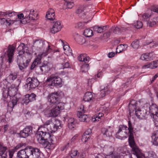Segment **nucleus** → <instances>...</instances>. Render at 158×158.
<instances>
[{"label": "nucleus", "instance_id": "obj_1", "mask_svg": "<svg viewBox=\"0 0 158 158\" xmlns=\"http://www.w3.org/2000/svg\"><path fill=\"white\" fill-rule=\"evenodd\" d=\"M37 137L39 143L49 149L52 148L51 145L54 144L56 141L55 136L49 133L48 128L43 125L39 127Z\"/></svg>", "mask_w": 158, "mask_h": 158}, {"label": "nucleus", "instance_id": "obj_2", "mask_svg": "<svg viewBox=\"0 0 158 158\" xmlns=\"http://www.w3.org/2000/svg\"><path fill=\"white\" fill-rule=\"evenodd\" d=\"M51 107V109H46L44 110V114L47 117L57 116L60 113V110L64 109V104L63 103H59V104L52 105Z\"/></svg>", "mask_w": 158, "mask_h": 158}, {"label": "nucleus", "instance_id": "obj_3", "mask_svg": "<svg viewBox=\"0 0 158 158\" xmlns=\"http://www.w3.org/2000/svg\"><path fill=\"white\" fill-rule=\"evenodd\" d=\"M128 141L129 145L132 148L133 153L137 158H145L144 155L140 152L139 148L135 146L133 135H129Z\"/></svg>", "mask_w": 158, "mask_h": 158}, {"label": "nucleus", "instance_id": "obj_4", "mask_svg": "<svg viewBox=\"0 0 158 158\" xmlns=\"http://www.w3.org/2000/svg\"><path fill=\"white\" fill-rule=\"evenodd\" d=\"M34 149V147L31 146L27 147L18 152L17 156L19 158H32Z\"/></svg>", "mask_w": 158, "mask_h": 158}, {"label": "nucleus", "instance_id": "obj_5", "mask_svg": "<svg viewBox=\"0 0 158 158\" xmlns=\"http://www.w3.org/2000/svg\"><path fill=\"white\" fill-rule=\"evenodd\" d=\"M27 83L25 87L27 88L28 90L33 89L37 87L39 84V81L37 78L29 77L26 80Z\"/></svg>", "mask_w": 158, "mask_h": 158}, {"label": "nucleus", "instance_id": "obj_6", "mask_svg": "<svg viewBox=\"0 0 158 158\" xmlns=\"http://www.w3.org/2000/svg\"><path fill=\"white\" fill-rule=\"evenodd\" d=\"M46 82H51V85L57 86H61L62 80L61 78L55 76L53 75L50 76L48 77Z\"/></svg>", "mask_w": 158, "mask_h": 158}, {"label": "nucleus", "instance_id": "obj_7", "mask_svg": "<svg viewBox=\"0 0 158 158\" xmlns=\"http://www.w3.org/2000/svg\"><path fill=\"white\" fill-rule=\"evenodd\" d=\"M47 99L50 105H56L59 103H62L60 101L58 98V94L57 92L52 93L49 94Z\"/></svg>", "mask_w": 158, "mask_h": 158}, {"label": "nucleus", "instance_id": "obj_8", "mask_svg": "<svg viewBox=\"0 0 158 158\" xmlns=\"http://www.w3.org/2000/svg\"><path fill=\"white\" fill-rule=\"evenodd\" d=\"M132 106L135 109V114L138 118L142 119L144 117L146 113V111L145 109H143L142 110H141L139 108L138 109L135 108V106H134L133 104L131 103H130L129 105V113H130L132 111H133V110L130 108V107H131Z\"/></svg>", "mask_w": 158, "mask_h": 158}, {"label": "nucleus", "instance_id": "obj_9", "mask_svg": "<svg viewBox=\"0 0 158 158\" xmlns=\"http://www.w3.org/2000/svg\"><path fill=\"white\" fill-rule=\"evenodd\" d=\"M17 51L18 52L19 55L17 56V61H19V59H21L23 60L22 55L24 53H28L29 52L28 48L24 44L21 43L17 48Z\"/></svg>", "mask_w": 158, "mask_h": 158}, {"label": "nucleus", "instance_id": "obj_10", "mask_svg": "<svg viewBox=\"0 0 158 158\" xmlns=\"http://www.w3.org/2000/svg\"><path fill=\"white\" fill-rule=\"evenodd\" d=\"M48 46H49L48 43L46 41H43L41 40H36L33 43V47L35 48L37 50H42L47 47V49H48Z\"/></svg>", "mask_w": 158, "mask_h": 158}, {"label": "nucleus", "instance_id": "obj_11", "mask_svg": "<svg viewBox=\"0 0 158 158\" xmlns=\"http://www.w3.org/2000/svg\"><path fill=\"white\" fill-rule=\"evenodd\" d=\"M32 134V127L31 126L26 127L19 133L20 137L25 138Z\"/></svg>", "mask_w": 158, "mask_h": 158}, {"label": "nucleus", "instance_id": "obj_12", "mask_svg": "<svg viewBox=\"0 0 158 158\" xmlns=\"http://www.w3.org/2000/svg\"><path fill=\"white\" fill-rule=\"evenodd\" d=\"M15 48L14 46L9 45L8 47V50L6 53V55L7 56L8 61L9 63H11L13 60L14 52Z\"/></svg>", "mask_w": 158, "mask_h": 158}, {"label": "nucleus", "instance_id": "obj_13", "mask_svg": "<svg viewBox=\"0 0 158 158\" xmlns=\"http://www.w3.org/2000/svg\"><path fill=\"white\" fill-rule=\"evenodd\" d=\"M53 23V24L52 28L51 29L50 32L52 34H54L60 31L62 27V25H61V22L59 21L54 22Z\"/></svg>", "mask_w": 158, "mask_h": 158}, {"label": "nucleus", "instance_id": "obj_14", "mask_svg": "<svg viewBox=\"0 0 158 158\" xmlns=\"http://www.w3.org/2000/svg\"><path fill=\"white\" fill-rule=\"evenodd\" d=\"M114 148L111 146H109L105 145L104 147L103 151L105 152L106 155L109 156V158H111L112 156H118L119 158V156L118 154H115L114 153L113 154L114 151Z\"/></svg>", "mask_w": 158, "mask_h": 158}, {"label": "nucleus", "instance_id": "obj_15", "mask_svg": "<svg viewBox=\"0 0 158 158\" xmlns=\"http://www.w3.org/2000/svg\"><path fill=\"white\" fill-rule=\"evenodd\" d=\"M36 96L35 94L34 93L27 94L23 100V102L24 104L27 105L29 102L35 100Z\"/></svg>", "mask_w": 158, "mask_h": 158}, {"label": "nucleus", "instance_id": "obj_16", "mask_svg": "<svg viewBox=\"0 0 158 158\" xmlns=\"http://www.w3.org/2000/svg\"><path fill=\"white\" fill-rule=\"evenodd\" d=\"M153 56L154 54L152 53H146L142 55L140 59L143 60L150 61L153 60L154 57Z\"/></svg>", "mask_w": 158, "mask_h": 158}, {"label": "nucleus", "instance_id": "obj_17", "mask_svg": "<svg viewBox=\"0 0 158 158\" xmlns=\"http://www.w3.org/2000/svg\"><path fill=\"white\" fill-rule=\"evenodd\" d=\"M41 72L43 73H47L50 69V65L49 63H43L39 66Z\"/></svg>", "mask_w": 158, "mask_h": 158}, {"label": "nucleus", "instance_id": "obj_18", "mask_svg": "<svg viewBox=\"0 0 158 158\" xmlns=\"http://www.w3.org/2000/svg\"><path fill=\"white\" fill-rule=\"evenodd\" d=\"M158 67V60L153 61L149 64H145L142 67L143 69L150 68L154 69Z\"/></svg>", "mask_w": 158, "mask_h": 158}, {"label": "nucleus", "instance_id": "obj_19", "mask_svg": "<svg viewBox=\"0 0 158 158\" xmlns=\"http://www.w3.org/2000/svg\"><path fill=\"white\" fill-rule=\"evenodd\" d=\"M50 46H48V49L47 50L43 52L42 54H39L35 60L39 63L43 56H45L51 51L52 49L50 48Z\"/></svg>", "mask_w": 158, "mask_h": 158}, {"label": "nucleus", "instance_id": "obj_20", "mask_svg": "<svg viewBox=\"0 0 158 158\" xmlns=\"http://www.w3.org/2000/svg\"><path fill=\"white\" fill-rule=\"evenodd\" d=\"M20 99V98L17 95H15L13 98L12 101L8 104V106H10L11 108H13L16 105Z\"/></svg>", "mask_w": 158, "mask_h": 158}, {"label": "nucleus", "instance_id": "obj_21", "mask_svg": "<svg viewBox=\"0 0 158 158\" xmlns=\"http://www.w3.org/2000/svg\"><path fill=\"white\" fill-rule=\"evenodd\" d=\"M89 8L86 9L85 11L84 12L83 14L86 15V18L89 19V21L87 22L90 21L92 18V16L94 14V11L92 10H89Z\"/></svg>", "mask_w": 158, "mask_h": 158}, {"label": "nucleus", "instance_id": "obj_22", "mask_svg": "<svg viewBox=\"0 0 158 158\" xmlns=\"http://www.w3.org/2000/svg\"><path fill=\"white\" fill-rule=\"evenodd\" d=\"M55 15L54 10L52 9H50L47 11L46 18L48 19L53 20L54 19V16Z\"/></svg>", "mask_w": 158, "mask_h": 158}, {"label": "nucleus", "instance_id": "obj_23", "mask_svg": "<svg viewBox=\"0 0 158 158\" xmlns=\"http://www.w3.org/2000/svg\"><path fill=\"white\" fill-rule=\"evenodd\" d=\"M77 116L78 117L79 120L81 122H87L89 121L90 118L86 115L77 113Z\"/></svg>", "mask_w": 158, "mask_h": 158}, {"label": "nucleus", "instance_id": "obj_24", "mask_svg": "<svg viewBox=\"0 0 158 158\" xmlns=\"http://www.w3.org/2000/svg\"><path fill=\"white\" fill-rule=\"evenodd\" d=\"M102 132L103 135L106 137H110L112 135V131L110 127H109L107 128H102Z\"/></svg>", "mask_w": 158, "mask_h": 158}, {"label": "nucleus", "instance_id": "obj_25", "mask_svg": "<svg viewBox=\"0 0 158 158\" xmlns=\"http://www.w3.org/2000/svg\"><path fill=\"white\" fill-rule=\"evenodd\" d=\"M59 128V126L52 123L50 126H48V130L49 133L55 132Z\"/></svg>", "mask_w": 158, "mask_h": 158}, {"label": "nucleus", "instance_id": "obj_26", "mask_svg": "<svg viewBox=\"0 0 158 158\" xmlns=\"http://www.w3.org/2000/svg\"><path fill=\"white\" fill-rule=\"evenodd\" d=\"M78 60L81 61H84L85 63H88L90 60L89 56H86V54H81L78 57Z\"/></svg>", "mask_w": 158, "mask_h": 158}, {"label": "nucleus", "instance_id": "obj_27", "mask_svg": "<svg viewBox=\"0 0 158 158\" xmlns=\"http://www.w3.org/2000/svg\"><path fill=\"white\" fill-rule=\"evenodd\" d=\"M152 138L153 139V144L156 146H158V131L154 132Z\"/></svg>", "mask_w": 158, "mask_h": 158}, {"label": "nucleus", "instance_id": "obj_28", "mask_svg": "<svg viewBox=\"0 0 158 158\" xmlns=\"http://www.w3.org/2000/svg\"><path fill=\"white\" fill-rule=\"evenodd\" d=\"M32 158H41L40 152V149L36 148H34Z\"/></svg>", "mask_w": 158, "mask_h": 158}, {"label": "nucleus", "instance_id": "obj_29", "mask_svg": "<svg viewBox=\"0 0 158 158\" xmlns=\"http://www.w3.org/2000/svg\"><path fill=\"white\" fill-rule=\"evenodd\" d=\"M156 22H158V17L153 18V19L148 20L147 22V25L150 27H152L156 24Z\"/></svg>", "mask_w": 158, "mask_h": 158}, {"label": "nucleus", "instance_id": "obj_30", "mask_svg": "<svg viewBox=\"0 0 158 158\" xmlns=\"http://www.w3.org/2000/svg\"><path fill=\"white\" fill-rule=\"evenodd\" d=\"M93 94L91 92L86 93L83 99L85 102H89L93 98Z\"/></svg>", "mask_w": 158, "mask_h": 158}, {"label": "nucleus", "instance_id": "obj_31", "mask_svg": "<svg viewBox=\"0 0 158 158\" xmlns=\"http://www.w3.org/2000/svg\"><path fill=\"white\" fill-rule=\"evenodd\" d=\"M68 125L69 128L72 130L75 127L76 122L73 118H70L68 121Z\"/></svg>", "mask_w": 158, "mask_h": 158}, {"label": "nucleus", "instance_id": "obj_32", "mask_svg": "<svg viewBox=\"0 0 158 158\" xmlns=\"http://www.w3.org/2000/svg\"><path fill=\"white\" fill-rule=\"evenodd\" d=\"M7 148L6 147L0 146V156L2 157H6Z\"/></svg>", "mask_w": 158, "mask_h": 158}, {"label": "nucleus", "instance_id": "obj_33", "mask_svg": "<svg viewBox=\"0 0 158 158\" xmlns=\"http://www.w3.org/2000/svg\"><path fill=\"white\" fill-rule=\"evenodd\" d=\"M106 27V26L103 27H99L98 26H95L93 27V29L94 31L98 33H101L103 32L104 28Z\"/></svg>", "mask_w": 158, "mask_h": 158}, {"label": "nucleus", "instance_id": "obj_34", "mask_svg": "<svg viewBox=\"0 0 158 158\" xmlns=\"http://www.w3.org/2000/svg\"><path fill=\"white\" fill-rule=\"evenodd\" d=\"M84 35L86 37H91L93 35V31L89 29H86L84 31Z\"/></svg>", "mask_w": 158, "mask_h": 158}, {"label": "nucleus", "instance_id": "obj_35", "mask_svg": "<svg viewBox=\"0 0 158 158\" xmlns=\"http://www.w3.org/2000/svg\"><path fill=\"white\" fill-rule=\"evenodd\" d=\"M29 15V16L28 19L34 20L35 19V18H36L37 16V15L35 14L34 13V10L31 9L30 11Z\"/></svg>", "mask_w": 158, "mask_h": 158}, {"label": "nucleus", "instance_id": "obj_36", "mask_svg": "<svg viewBox=\"0 0 158 158\" xmlns=\"http://www.w3.org/2000/svg\"><path fill=\"white\" fill-rule=\"evenodd\" d=\"M77 40L79 44H82L86 41L85 40L84 37L77 35Z\"/></svg>", "mask_w": 158, "mask_h": 158}, {"label": "nucleus", "instance_id": "obj_37", "mask_svg": "<svg viewBox=\"0 0 158 158\" xmlns=\"http://www.w3.org/2000/svg\"><path fill=\"white\" fill-rule=\"evenodd\" d=\"M63 49L67 55H71L72 54V50L70 49L69 45H65L64 46Z\"/></svg>", "mask_w": 158, "mask_h": 158}, {"label": "nucleus", "instance_id": "obj_38", "mask_svg": "<svg viewBox=\"0 0 158 158\" xmlns=\"http://www.w3.org/2000/svg\"><path fill=\"white\" fill-rule=\"evenodd\" d=\"M131 46L134 49H137L139 46V40H135L131 44Z\"/></svg>", "mask_w": 158, "mask_h": 158}, {"label": "nucleus", "instance_id": "obj_39", "mask_svg": "<svg viewBox=\"0 0 158 158\" xmlns=\"http://www.w3.org/2000/svg\"><path fill=\"white\" fill-rule=\"evenodd\" d=\"M128 129L129 130V133L130 134L129 135H133V128L132 127L131 122L130 121L128 122Z\"/></svg>", "mask_w": 158, "mask_h": 158}, {"label": "nucleus", "instance_id": "obj_40", "mask_svg": "<svg viewBox=\"0 0 158 158\" xmlns=\"http://www.w3.org/2000/svg\"><path fill=\"white\" fill-rule=\"evenodd\" d=\"M89 69V64H83L81 67V70L82 72L85 73L88 71Z\"/></svg>", "mask_w": 158, "mask_h": 158}, {"label": "nucleus", "instance_id": "obj_41", "mask_svg": "<svg viewBox=\"0 0 158 158\" xmlns=\"http://www.w3.org/2000/svg\"><path fill=\"white\" fill-rule=\"evenodd\" d=\"M20 60H22L21 59H19V61L18 62L17 61V62L18 63H19L18 65L19 69L21 70H23L27 66V64L26 65H25V63H23L22 64L21 63V61Z\"/></svg>", "mask_w": 158, "mask_h": 158}, {"label": "nucleus", "instance_id": "obj_42", "mask_svg": "<svg viewBox=\"0 0 158 158\" xmlns=\"http://www.w3.org/2000/svg\"><path fill=\"white\" fill-rule=\"evenodd\" d=\"M155 125L158 128V113H156L153 116Z\"/></svg>", "mask_w": 158, "mask_h": 158}, {"label": "nucleus", "instance_id": "obj_43", "mask_svg": "<svg viewBox=\"0 0 158 158\" xmlns=\"http://www.w3.org/2000/svg\"><path fill=\"white\" fill-rule=\"evenodd\" d=\"M79 153L77 150H72L70 153V156L72 158H76Z\"/></svg>", "mask_w": 158, "mask_h": 158}, {"label": "nucleus", "instance_id": "obj_44", "mask_svg": "<svg viewBox=\"0 0 158 158\" xmlns=\"http://www.w3.org/2000/svg\"><path fill=\"white\" fill-rule=\"evenodd\" d=\"M152 14L148 13H146L142 15V20L144 21H147L148 19L151 16Z\"/></svg>", "mask_w": 158, "mask_h": 158}, {"label": "nucleus", "instance_id": "obj_45", "mask_svg": "<svg viewBox=\"0 0 158 158\" xmlns=\"http://www.w3.org/2000/svg\"><path fill=\"white\" fill-rule=\"evenodd\" d=\"M147 158H157L155 153L153 152H149L148 153Z\"/></svg>", "mask_w": 158, "mask_h": 158}, {"label": "nucleus", "instance_id": "obj_46", "mask_svg": "<svg viewBox=\"0 0 158 158\" xmlns=\"http://www.w3.org/2000/svg\"><path fill=\"white\" fill-rule=\"evenodd\" d=\"M143 25L142 22L140 21H137L134 24L135 27L137 29L141 28L142 27Z\"/></svg>", "mask_w": 158, "mask_h": 158}, {"label": "nucleus", "instance_id": "obj_47", "mask_svg": "<svg viewBox=\"0 0 158 158\" xmlns=\"http://www.w3.org/2000/svg\"><path fill=\"white\" fill-rule=\"evenodd\" d=\"M111 30L113 31V32L115 34H118L120 33V29L119 27H112L111 28Z\"/></svg>", "mask_w": 158, "mask_h": 158}, {"label": "nucleus", "instance_id": "obj_48", "mask_svg": "<svg viewBox=\"0 0 158 158\" xmlns=\"http://www.w3.org/2000/svg\"><path fill=\"white\" fill-rule=\"evenodd\" d=\"M8 77L10 80H13L17 77V73H12L9 75Z\"/></svg>", "mask_w": 158, "mask_h": 158}, {"label": "nucleus", "instance_id": "obj_49", "mask_svg": "<svg viewBox=\"0 0 158 158\" xmlns=\"http://www.w3.org/2000/svg\"><path fill=\"white\" fill-rule=\"evenodd\" d=\"M65 5L66 6V8L71 9L74 6V4L73 2H68L66 3H65Z\"/></svg>", "mask_w": 158, "mask_h": 158}, {"label": "nucleus", "instance_id": "obj_50", "mask_svg": "<svg viewBox=\"0 0 158 158\" xmlns=\"http://www.w3.org/2000/svg\"><path fill=\"white\" fill-rule=\"evenodd\" d=\"M88 22H79L77 23L76 24L75 27L77 28H82L85 23H86Z\"/></svg>", "mask_w": 158, "mask_h": 158}, {"label": "nucleus", "instance_id": "obj_51", "mask_svg": "<svg viewBox=\"0 0 158 158\" xmlns=\"http://www.w3.org/2000/svg\"><path fill=\"white\" fill-rule=\"evenodd\" d=\"M7 17H14L17 15L16 12L14 11H7Z\"/></svg>", "mask_w": 158, "mask_h": 158}, {"label": "nucleus", "instance_id": "obj_52", "mask_svg": "<svg viewBox=\"0 0 158 158\" xmlns=\"http://www.w3.org/2000/svg\"><path fill=\"white\" fill-rule=\"evenodd\" d=\"M90 138V137L89 136H87L85 134H83L82 136L81 140L82 142L84 143L86 142L88 139Z\"/></svg>", "mask_w": 158, "mask_h": 158}, {"label": "nucleus", "instance_id": "obj_53", "mask_svg": "<svg viewBox=\"0 0 158 158\" xmlns=\"http://www.w3.org/2000/svg\"><path fill=\"white\" fill-rule=\"evenodd\" d=\"M92 133V131L91 129H88L84 132V134H85V135H86L87 136H89V137H90V135Z\"/></svg>", "mask_w": 158, "mask_h": 158}, {"label": "nucleus", "instance_id": "obj_54", "mask_svg": "<svg viewBox=\"0 0 158 158\" xmlns=\"http://www.w3.org/2000/svg\"><path fill=\"white\" fill-rule=\"evenodd\" d=\"M52 120H49L47 121L45 123H44L43 125L46 127H47L48 128V126H50L51 124L52 123Z\"/></svg>", "mask_w": 158, "mask_h": 158}, {"label": "nucleus", "instance_id": "obj_55", "mask_svg": "<svg viewBox=\"0 0 158 158\" xmlns=\"http://www.w3.org/2000/svg\"><path fill=\"white\" fill-rule=\"evenodd\" d=\"M30 10H25L23 14H24V15L25 16V18L26 19H28L29 18V14L30 12Z\"/></svg>", "mask_w": 158, "mask_h": 158}, {"label": "nucleus", "instance_id": "obj_56", "mask_svg": "<svg viewBox=\"0 0 158 158\" xmlns=\"http://www.w3.org/2000/svg\"><path fill=\"white\" fill-rule=\"evenodd\" d=\"M15 91V90L14 89H12V88H11V89H9L8 92L6 93V94L7 95V97H8V96H10V97H11V96H13V95L12 94V91Z\"/></svg>", "mask_w": 158, "mask_h": 158}, {"label": "nucleus", "instance_id": "obj_57", "mask_svg": "<svg viewBox=\"0 0 158 158\" xmlns=\"http://www.w3.org/2000/svg\"><path fill=\"white\" fill-rule=\"evenodd\" d=\"M39 63L34 60L31 66V69H33L36 66H37Z\"/></svg>", "mask_w": 158, "mask_h": 158}, {"label": "nucleus", "instance_id": "obj_58", "mask_svg": "<svg viewBox=\"0 0 158 158\" xmlns=\"http://www.w3.org/2000/svg\"><path fill=\"white\" fill-rule=\"evenodd\" d=\"M150 44H152V45L153 47H155L156 46L158 45V43H154V42H152V41L150 42H146V44L147 45H148Z\"/></svg>", "mask_w": 158, "mask_h": 158}, {"label": "nucleus", "instance_id": "obj_59", "mask_svg": "<svg viewBox=\"0 0 158 158\" xmlns=\"http://www.w3.org/2000/svg\"><path fill=\"white\" fill-rule=\"evenodd\" d=\"M84 107L83 105L81 106L79 110L78 111L77 113H80L81 114H84L85 113L84 110Z\"/></svg>", "mask_w": 158, "mask_h": 158}, {"label": "nucleus", "instance_id": "obj_60", "mask_svg": "<svg viewBox=\"0 0 158 158\" xmlns=\"http://www.w3.org/2000/svg\"><path fill=\"white\" fill-rule=\"evenodd\" d=\"M15 152L12 149L10 150L9 152V155L10 158H12L13 156V154Z\"/></svg>", "mask_w": 158, "mask_h": 158}, {"label": "nucleus", "instance_id": "obj_61", "mask_svg": "<svg viewBox=\"0 0 158 158\" xmlns=\"http://www.w3.org/2000/svg\"><path fill=\"white\" fill-rule=\"evenodd\" d=\"M95 158H106V157L105 155L102 154H98Z\"/></svg>", "mask_w": 158, "mask_h": 158}, {"label": "nucleus", "instance_id": "obj_62", "mask_svg": "<svg viewBox=\"0 0 158 158\" xmlns=\"http://www.w3.org/2000/svg\"><path fill=\"white\" fill-rule=\"evenodd\" d=\"M115 55V52H111L108 53V56L109 58H112Z\"/></svg>", "mask_w": 158, "mask_h": 158}, {"label": "nucleus", "instance_id": "obj_63", "mask_svg": "<svg viewBox=\"0 0 158 158\" xmlns=\"http://www.w3.org/2000/svg\"><path fill=\"white\" fill-rule=\"evenodd\" d=\"M69 67V63L68 61H67L65 63L64 65H63V68H66Z\"/></svg>", "mask_w": 158, "mask_h": 158}, {"label": "nucleus", "instance_id": "obj_64", "mask_svg": "<svg viewBox=\"0 0 158 158\" xmlns=\"http://www.w3.org/2000/svg\"><path fill=\"white\" fill-rule=\"evenodd\" d=\"M8 21V20L7 19H5L3 18L1 19V23L2 24H3L5 22H6L7 23V22Z\"/></svg>", "mask_w": 158, "mask_h": 158}]
</instances>
